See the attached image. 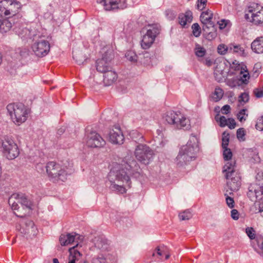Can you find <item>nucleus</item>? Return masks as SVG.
Wrapping results in <instances>:
<instances>
[{
  "instance_id": "1",
  "label": "nucleus",
  "mask_w": 263,
  "mask_h": 263,
  "mask_svg": "<svg viewBox=\"0 0 263 263\" xmlns=\"http://www.w3.org/2000/svg\"><path fill=\"white\" fill-rule=\"evenodd\" d=\"M139 166L133 158H126L123 161L121 167L119 169L114 168L108 174V178L110 182L109 189L120 194L126 193L125 183L130 187V177H137L139 176Z\"/></svg>"
},
{
  "instance_id": "2",
  "label": "nucleus",
  "mask_w": 263,
  "mask_h": 263,
  "mask_svg": "<svg viewBox=\"0 0 263 263\" xmlns=\"http://www.w3.org/2000/svg\"><path fill=\"white\" fill-rule=\"evenodd\" d=\"M84 239V236L76 233L61 234L59 241L62 246H67L76 243V246L69 249V255L68 263H87L85 260H82V254L76 249L80 243Z\"/></svg>"
},
{
  "instance_id": "3",
  "label": "nucleus",
  "mask_w": 263,
  "mask_h": 263,
  "mask_svg": "<svg viewBox=\"0 0 263 263\" xmlns=\"http://www.w3.org/2000/svg\"><path fill=\"white\" fill-rule=\"evenodd\" d=\"M194 136L191 137L186 145L180 148L179 154L175 159V163L178 167H183L188 164L190 161L195 159L196 152L198 147L196 144H192V141L196 140Z\"/></svg>"
},
{
  "instance_id": "4",
  "label": "nucleus",
  "mask_w": 263,
  "mask_h": 263,
  "mask_svg": "<svg viewBox=\"0 0 263 263\" xmlns=\"http://www.w3.org/2000/svg\"><path fill=\"white\" fill-rule=\"evenodd\" d=\"M235 161L227 162L223 167L222 172L227 180V184L231 195L233 192L237 191L241 186L240 173L236 170Z\"/></svg>"
},
{
  "instance_id": "5",
  "label": "nucleus",
  "mask_w": 263,
  "mask_h": 263,
  "mask_svg": "<svg viewBox=\"0 0 263 263\" xmlns=\"http://www.w3.org/2000/svg\"><path fill=\"white\" fill-rule=\"evenodd\" d=\"M163 121L176 129H187L190 128V120L179 111L170 110L164 113Z\"/></svg>"
},
{
  "instance_id": "6",
  "label": "nucleus",
  "mask_w": 263,
  "mask_h": 263,
  "mask_svg": "<svg viewBox=\"0 0 263 263\" xmlns=\"http://www.w3.org/2000/svg\"><path fill=\"white\" fill-rule=\"evenodd\" d=\"M7 110L12 121L19 126L27 119L29 110L22 103H10L7 106Z\"/></svg>"
},
{
  "instance_id": "7",
  "label": "nucleus",
  "mask_w": 263,
  "mask_h": 263,
  "mask_svg": "<svg viewBox=\"0 0 263 263\" xmlns=\"http://www.w3.org/2000/svg\"><path fill=\"white\" fill-rule=\"evenodd\" d=\"M46 168L48 177L52 182L57 183L66 180L67 172L66 168L61 164L50 161L47 163Z\"/></svg>"
},
{
  "instance_id": "8",
  "label": "nucleus",
  "mask_w": 263,
  "mask_h": 263,
  "mask_svg": "<svg viewBox=\"0 0 263 263\" xmlns=\"http://www.w3.org/2000/svg\"><path fill=\"white\" fill-rule=\"evenodd\" d=\"M1 151L7 159L13 160L20 154V149L14 140L8 137H5L1 141Z\"/></svg>"
},
{
  "instance_id": "9",
  "label": "nucleus",
  "mask_w": 263,
  "mask_h": 263,
  "mask_svg": "<svg viewBox=\"0 0 263 263\" xmlns=\"http://www.w3.org/2000/svg\"><path fill=\"white\" fill-rule=\"evenodd\" d=\"M245 17L254 25L263 26V7L256 3L251 4L246 11Z\"/></svg>"
},
{
  "instance_id": "10",
  "label": "nucleus",
  "mask_w": 263,
  "mask_h": 263,
  "mask_svg": "<svg viewBox=\"0 0 263 263\" xmlns=\"http://www.w3.org/2000/svg\"><path fill=\"white\" fill-rule=\"evenodd\" d=\"M8 203L13 210H18V203L29 210H32L33 203L31 199L23 193H14L9 197Z\"/></svg>"
},
{
  "instance_id": "11",
  "label": "nucleus",
  "mask_w": 263,
  "mask_h": 263,
  "mask_svg": "<svg viewBox=\"0 0 263 263\" xmlns=\"http://www.w3.org/2000/svg\"><path fill=\"white\" fill-rule=\"evenodd\" d=\"M21 4L16 0L0 1V16L14 15L21 8Z\"/></svg>"
},
{
  "instance_id": "12",
  "label": "nucleus",
  "mask_w": 263,
  "mask_h": 263,
  "mask_svg": "<svg viewBox=\"0 0 263 263\" xmlns=\"http://www.w3.org/2000/svg\"><path fill=\"white\" fill-rule=\"evenodd\" d=\"M153 151L146 145L139 144L135 150L137 159L144 164H148L153 156Z\"/></svg>"
},
{
  "instance_id": "13",
  "label": "nucleus",
  "mask_w": 263,
  "mask_h": 263,
  "mask_svg": "<svg viewBox=\"0 0 263 263\" xmlns=\"http://www.w3.org/2000/svg\"><path fill=\"white\" fill-rule=\"evenodd\" d=\"M160 33V29L157 25L150 26L147 30L146 33L143 36L141 45L143 49H148L153 44L157 35Z\"/></svg>"
},
{
  "instance_id": "14",
  "label": "nucleus",
  "mask_w": 263,
  "mask_h": 263,
  "mask_svg": "<svg viewBox=\"0 0 263 263\" xmlns=\"http://www.w3.org/2000/svg\"><path fill=\"white\" fill-rule=\"evenodd\" d=\"M86 145L90 147H101L105 145L106 142L102 137L95 131L86 130L85 136Z\"/></svg>"
},
{
  "instance_id": "15",
  "label": "nucleus",
  "mask_w": 263,
  "mask_h": 263,
  "mask_svg": "<svg viewBox=\"0 0 263 263\" xmlns=\"http://www.w3.org/2000/svg\"><path fill=\"white\" fill-rule=\"evenodd\" d=\"M50 48L49 42L44 40L35 42L32 46V50L38 57L46 55L50 51Z\"/></svg>"
},
{
  "instance_id": "16",
  "label": "nucleus",
  "mask_w": 263,
  "mask_h": 263,
  "mask_svg": "<svg viewBox=\"0 0 263 263\" xmlns=\"http://www.w3.org/2000/svg\"><path fill=\"white\" fill-rule=\"evenodd\" d=\"M212 18L213 13L210 11L203 12L200 15V21L203 24V29L210 34L215 30Z\"/></svg>"
},
{
  "instance_id": "17",
  "label": "nucleus",
  "mask_w": 263,
  "mask_h": 263,
  "mask_svg": "<svg viewBox=\"0 0 263 263\" xmlns=\"http://www.w3.org/2000/svg\"><path fill=\"white\" fill-rule=\"evenodd\" d=\"M98 3L102 4L106 10L122 9L125 7V0H97Z\"/></svg>"
},
{
  "instance_id": "18",
  "label": "nucleus",
  "mask_w": 263,
  "mask_h": 263,
  "mask_svg": "<svg viewBox=\"0 0 263 263\" xmlns=\"http://www.w3.org/2000/svg\"><path fill=\"white\" fill-rule=\"evenodd\" d=\"M108 137L109 141L114 144H122L124 139L122 132L118 126H114L110 130Z\"/></svg>"
},
{
  "instance_id": "19",
  "label": "nucleus",
  "mask_w": 263,
  "mask_h": 263,
  "mask_svg": "<svg viewBox=\"0 0 263 263\" xmlns=\"http://www.w3.org/2000/svg\"><path fill=\"white\" fill-rule=\"evenodd\" d=\"M152 257L156 256H159L160 259H162L163 257L165 260L168 259L170 257V253L168 249L164 246H161L157 247L155 252H154L151 255Z\"/></svg>"
},
{
  "instance_id": "20",
  "label": "nucleus",
  "mask_w": 263,
  "mask_h": 263,
  "mask_svg": "<svg viewBox=\"0 0 263 263\" xmlns=\"http://www.w3.org/2000/svg\"><path fill=\"white\" fill-rule=\"evenodd\" d=\"M103 73V82L106 86L111 85L117 79V74L111 69L106 71Z\"/></svg>"
},
{
  "instance_id": "21",
  "label": "nucleus",
  "mask_w": 263,
  "mask_h": 263,
  "mask_svg": "<svg viewBox=\"0 0 263 263\" xmlns=\"http://www.w3.org/2000/svg\"><path fill=\"white\" fill-rule=\"evenodd\" d=\"M107 59L103 57L101 59H99L96 62V69L98 71L104 73L107 70L111 69L107 62Z\"/></svg>"
},
{
  "instance_id": "22",
  "label": "nucleus",
  "mask_w": 263,
  "mask_h": 263,
  "mask_svg": "<svg viewBox=\"0 0 263 263\" xmlns=\"http://www.w3.org/2000/svg\"><path fill=\"white\" fill-rule=\"evenodd\" d=\"M252 50L257 53H263V36L257 37L251 44Z\"/></svg>"
},
{
  "instance_id": "23",
  "label": "nucleus",
  "mask_w": 263,
  "mask_h": 263,
  "mask_svg": "<svg viewBox=\"0 0 263 263\" xmlns=\"http://www.w3.org/2000/svg\"><path fill=\"white\" fill-rule=\"evenodd\" d=\"M179 23L182 26H185L188 23H191L193 20V14L191 11H187L185 13L179 14L178 17Z\"/></svg>"
},
{
  "instance_id": "24",
  "label": "nucleus",
  "mask_w": 263,
  "mask_h": 263,
  "mask_svg": "<svg viewBox=\"0 0 263 263\" xmlns=\"http://www.w3.org/2000/svg\"><path fill=\"white\" fill-rule=\"evenodd\" d=\"M223 70L224 63H219L215 67L214 74L215 80L218 82L222 81L224 78Z\"/></svg>"
},
{
  "instance_id": "25",
  "label": "nucleus",
  "mask_w": 263,
  "mask_h": 263,
  "mask_svg": "<svg viewBox=\"0 0 263 263\" xmlns=\"http://www.w3.org/2000/svg\"><path fill=\"white\" fill-rule=\"evenodd\" d=\"M12 27L11 22L8 19H0V32L5 33L9 31Z\"/></svg>"
},
{
  "instance_id": "26",
  "label": "nucleus",
  "mask_w": 263,
  "mask_h": 263,
  "mask_svg": "<svg viewBox=\"0 0 263 263\" xmlns=\"http://www.w3.org/2000/svg\"><path fill=\"white\" fill-rule=\"evenodd\" d=\"M129 135L130 138L136 142H142L144 141L143 134L137 130H133L130 131Z\"/></svg>"
},
{
  "instance_id": "27",
  "label": "nucleus",
  "mask_w": 263,
  "mask_h": 263,
  "mask_svg": "<svg viewBox=\"0 0 263 263\" xmlns=\"http://www.w3.org/2000/svg\"><path fill=\"white\" fill-rule=\"evenodd\" d=\"M223 96V90L219 87H216L213 93L212 98L215 102H218L222 98Z\"/></svg>"
},
{
  "instance_id": "28",
  "label": "nucleus",
  "mask_w": 263,
  "mask_h": 263,
  "mask_svg": "<svg viewBox=\"0 0 263 263\" xmlns=\"http://www.w3.org/2000/svg\"><path fill=\"white\" fill-rule=\"evenodd\" d=\"M194 51L195 55L200 58L203 57L206 53L205 49L198 44H196Z\"/></svg>"
},
{
  "instance_id": "29",
  "label": "nucleus",
  "mask_w": 263,
  "mask_h": 263,
  "mask_svg": "<svg viewBox=\"0 0 263 263\" xmlns=\"http://www.w3.org/2000/svg\"><path fill=\"white\" fill-rule=\"evenodd\" d=\"M246 233L250 239H254L256 241V237H260L256 235L255 230L252 227H248L246 229Z\"/></svg>"
},
{
  "instance_id": "30",
  "label": "nucleus",
  "mask_w": 263,
  "mask_h": 263,
  "mask_svg": "<svg viewBox=\"0 0 263 263\" xmlns=\"http://www.w3.org/2000/svg\"><path fill=\"white\" fill-rule=\"evenodd\" d=\"M243 48L240 45H230V52L237 53L239 55H241L243 52Z\"/></svg>"
},
{
  "instance_id": "31",
  "label": "nucleus",
  "mask_w": 263,
  "mask_h": 263,
  "mask_svg": "<svg viewBox=\"0 0 263 263\" xmlns=\"http://www.w3.org/2000/svg\"><path fill=\"white\" fill-rule=\"evenodd\" d=\"M222 148L223 149V156L224 159L226 161L230 160V162L233 161L231 160V158L232 157V153L231 149L230 148H228V147H226V148ZM228 162L229 161H228L227 162Z\"/></svg>"
},
{
  "instance_id": "32",
  "label": "nucleus",
  "mask_w": 263,
  "mask_h": 263,
  "mask_svg": "<svg viewBox=\"0 0 263 263\" xmlns=\"http://www.w3.org/2000/svg\"><path fill=\"white\" fill-rule=\"evenodd\" d=\"M125 57L126 58V59L132 62H137V54H136V53L133 51H128L126 53H125Z\"/></svg>"
},
{
  "instance_id": "33",
  "label": "nucleus",
  "mask_w": 263,
  "mask_h": 263,
  "mask_svg": "<svg viewBox=\"0 0 263 263\" xmlns=\"http://www.w3.org/2000/svg\"><path fill=\"white\" fill-rule=\"evenodd\" d=\"M92 263H107L106 258L103 254H99L92 259Z\"/></svg>"
},
{
  "instance_id": "34",
  "label": "nucleus",
  "mask_w": 263,
  "mask_h": 263,
  "mask_svg": "<svg viewBox=\"0 0 263 263\" xmlns=\"http://www.w3.org/2000/svg\"><path fill=\"white\" fill-rule=\"evenodd\" d=\"M192 217V214L189 210L184 211L183 212L179 213V217L181 220H189Z\"/></svg>"
},
{
  "instance_id": "35",
  "label": "nucleus",
  "mask_w": 263,
  "mask_h": 263,
  "mask_svg": "<svg viewBox=\"0 0 263 263\" xmlns=\"http://www.w3.org/2000/svg\"><path fill=\"white\" fill-rule=\"evenodd\" d=\"M249 192L254 193L256 198H258L262 194V189L260 186H257V189L251 186L249 187Z\"/></svg>"
},
{
  "instance_id": "36",
  "label": "nucleus",
  "mask_w": 263,
  "mask_h": 263,
  "mask_svg": "<svg viewBox=\"0 0 263 263\" xmlns=\"http://www.w3.org/2000/svg\"><path fill=\"white\" fill-rule=\"evenodd\" d=\"M192 29L193 34L195 37H198L201 34V28L197 23H194L192 25Z\"/></svg>"
},
{
  "instance_id": "37",
  "label": "nucleus",
  "mask_w": 263,
  "mask_h": 263,
  "mask_svg": "<svg viewBox=\"0 0 263 263\" xmlns=\"http://www.w3.org/2000/svg\"><path fill=\"white\" fill-rule=\"evenodd\" d=\"M217 51L219 54L224 55L228 51L230 52V46L228 47L224 44H220L218 46Z\"/></svg>"
},
{
  "instance_id": "38",
  "label": "nucleus",
  "mask_w": 263,
  "mask_h": 263,
  "mask_svg": "<svg viewBox=\"0 0 263 263\" xmlns=\"http://www.w3.org/2000/svg\"><path fill=\"white\" fill-rule=\"evenodd\" d=\"M230 135L229 134L224 132L222 134V148H226L228 147L229 143Z\"/></svg>"
},
{
  "instance_id": "39",
  "label": "nucleus",
  "mask_w": 263,
  "mask_h": 263,
  "mask_svg": "<svg viewBox=\"0 0 263 263\" xmlns=\"http://www.w3.org/2000/svg\"><path fill=\"white\" fill-rule=\"evenodd\" d=\"M237 138L240 141L245 140V130L243 128H240L237 130Z\"/></svg>"
},
{
  "instance_id": "40",
  "label": "nucleus",
  "mask_w": 263,
  "mask_h": 263,
  "mask_svg": "<svg viewBox=\"0 0 263 263\" xmlns=\"http://www.w3.org/2000/svg\"><path fill=\"white\" fill-rule=\"evenodd\" d=\"M228 190H227L226 193H225L224 195L226 196V201L227 205L230 208H233L234 206V201L233 198L229 197L228 196Z\"/></svg>"
},
{
  "instance_id": "41",
  "label": "nucleus",
  "mask_w": 263,
  "mask_h": 263,
  "mask_svg": "<svg viewBox=\"0 0 263 263\" xmlns=\"http://www.w3.org/2000/svg\"><path fill=\"white\" fill-rule=\"evenodd\" d=\"M247 109H242L239 111L237 115V118L240 122L245 121L248 117V114H246Z\"/></svg>"
},
{
  "instance_id": "42",
  "label": "nucleus",
  "mask_w": 263,
  "mask_h": 263,
  "mask_svg": "<svg viewBox=\"0 0 263 263\" xmlns=\"http://www.w3.org/2000/svg\"><path fill=\"white\" fill-rule=\"evenodd\" d=\"M257 245L260 251H257V252L261 256H263V238L261 237H256V241Z\"/></svg>"
},
{
  "instance_id": "43",
  "label": "nucleus",
  "mask_w": 263,
  "mask_h": 263,
  "mask_svg": "<svg viewBox=\"0 0 263 263\" xmlns=\"http://www.w3.org/2000/svg\"><path fill=\"white\" fill-rule=\"evenodd\" d=\"M249 100V94L247 92H243L241 93V95L239 97V102L241 103H243V104L247 103Z\"/></svg>"
},
{
  "instance_id": "44",
  "label": "nucleus",
  "mask_w": 263,
  "mask_h": 263,
  "mask_svg": "<svg viewBox=\"0 0 263 263\" xmlns=\"http://www.w3.org/2000/svg\"><path fill=\"white\" fill-rule=\"evenodd\" d=\"M255 127L257 130H263V116L257 119Z\"/></svg>"
},
{
  "instance_id": "45",
  "label": "nucleus",
  "mask_w": 263,
  "mask_h": 263,
  "mask_svg": "<svg viewBox=\"0 0 263 263\" xmlns=\"http://www.w3.org/2000/svg\"><path fill=\"white\" fill-rule=\"evenodd\" d=\"M206 0H197V9L200 10H202L203 9L205 8L206 5Z\"/></svg>"
},
{
  "instance_id": "46",
  "label": "nucleus",
  "mask_w": 263,
  "mask_h": 263,
  "mask_svg": "<svg viewBox=\"0 0 263 263\" xmlns=\"http://www.w3.org/2000/svg\"><path fill=\"white\" fill-rule=\"evenodd\" d=\"M166 16L170 20H174L176 17V14L171 10H167L165 11Z\"/></svg>"
},
{
  "instance_id": "47",
  "label": "nucleus",
  "mask_w": 263,
  "mask_h": 263,
  "mask_svg": "<svg viewBox=\"0 0 263 263\" xmlns=\"http://www.w3.org/2000/svg\"><path fill=\"white\" fill-rule=\"evenodd\" d=\"M226 126H228L230 129L234 128L236 126L235 120L233 118H229L227 120V124Z\"/></svg>"
},
{
  "instance_id": "48",
  "label": "nucleus",
  "mask_w": 263,
  "mask_h": 263,
  "mask_svg": "<svg viewBox=\"0 0 263 263\" xmlns=\"http://www.w3.org/2000/svg\"><path fill=\"white\" fill-rule=\"evenodd\" d=\"M254 93L257 98H261L263 97V88H256L254 90Z\"/></svg>"
},
{
  "instance_id": "49",
  "label": "nucleus",
  "mask_w": 263,
  "mask_h": 263,
  "mask_svg": "<svg viewBox=\"0 0 263 263\" xmlns=\"http://www.w3.org/2000/svg\"><path fill=\"white\" fill-rule=\"evenodd\" d=\"M227 118L224 116H221L219 119V125L221 127H224L227 124Z\"/></svg>"
},
{
  "instance_id": "50",
  "label": "nucleus",
  "mask_w": 263,
  "mask_h": 263,
  "mask_svg": "<svg viewBox=\"0 0 263 263\" xmlns=\"http://www.w3.org/2000/svg\"><path fill=\"white\" fill-rule=\"evenodd\" d=\"M246 73L243 74L242 76L241 77V80L243 83L247 84L248 82V80L250 78L249 74L248 71H246Z\"/></svg>"
},
{
  "instance_id": "51",
  "label": "nucleus",
  "mask_w": 263,
  "mask_h": 263,
  "mask_svg": "<svg viewBox=\"0 0 263 263\" xmlns=\"http://www.w3.org/2000/svg\"><path fill=\"white\" fill-rule=\"evenodd\" d=\"M231 217L234 220L238 219L239 213L237 210L233 209L231 211Z\"/></svg>"
},
{
  "instance_id": "52",
  "label": "nucleus",
  "mask_w": 263,
  "mask_h": 263,
  "mask_svg": "<svg viewBox=\"0 0 263 263\" xmlns=\"http://www.w3.org/2000/svg\"><path fill=\"white\" fill-rule=\"evenodd\" d=\"M228 23H229V21L227 20H221L220 21H219L218 22L219 28L220 29H222L224 28L227 26Z\"/></svg>"
},
{
  "instance_id": "53",
  "label": "nucleus",
  "mask_w": 263,
  "mask_h": 263,
  "mask_svg": "<svg viewBox=\"0 0 263 263\" xmlns=\"http://www.w3.org/2000/svg\"><path fill=\"white\" fill-rule=\"evenodd\" d=\"M230 109V106L229 105H225L222 107L221 112L223 114H228L229 112Z\"/></svg>"
},
{
  "instance_id": "54",
  "label": "nucleus",
  "mask_w": 263,
  "mask_h": 263,
  "mask_svg": "<svg viewBox=\"0 0 263 263\" xmlns=\"http://www.w3.org/2000/svg\"><path fill=\"white\" fill-rule=\"evenodd\" d=\"M256 179L258 181H262V182L261 183V185H263V172L258 173L256 176Z\"/></svg>"
},
{
  "instance_id": "55",
  "label": "nucleus",
  "mask_w": 263,
  "mask_h": 263,
  "mask_svg": "<svg viewBox=\"0 0 263 263\" xmlns=\"http://www.w3.org/2000/svg\"><path fill=\"white\" fill-rule=\"evenodd\" d=\"M18 50L20 55L21 57H25L26 54H28V51L26 50V49H24L23 50L19 49Z\"/></svg>"
},
{
  "instance_id": "56",
  "label": "nucleus",
  "mask_w": 263,
  "mask_h": 263,
  "mask_svg": "<svg viewBox=\"0 0 263 263\" xmlns=\"http://www.w3.org/2000/svg\"><path fill=\"white\" fill-rule=\"evenodd\" d=\"M204 64L208 66H210L212 64V61L210 59H206L204 61Z\"/></svg>"
},
{
  "instance_id": "57",
  "label": "nucleus",
  "mask_w": 263,
  "mask_h": 263,
  "mask_svg": "<svg viewBox=\"0 0 263 263\" xmlns=\"http://www.w3.org/2000/svg\"><path fill=\"white\" fill-rule=\"evenodd\" d=\"M145 260L147 262H151L154 261V260L151 257H148L147 255L145 258Z\"/></svg>"
},
{
  "instance_id": "58",
  "label": "nucleus",
  "mask_w": 263,
  "mask_h": 263,
  "mask_svg": "<svg viewBox=\"0 0 263 263\" xmlns=\"http://www.w3.org/2000/svg\"><path fill=\"white\" fill-rule=\"evenodd\" d=\"M259 212L263 215V205L262 204H260L259 205Z\"/></svg>"
},
{
  "instance_id": "59",
  "label": "nucleus",
  "mask_w": 263,
  "mask_h": 263,
  "mask_svg": "<svg viewBox=\"0 0 263 263\" xmlns=\"http://www.w3.org/2000/svg\"><path fill=\"white\" fill-rule=\"evenodd\" d=\"M53 263H59V260L57 258H53Z\"/></svg>"
},
{
  "instance_id": "60",
  "label": "nucleus",
  "mask_w": 263,
  "mask_h": 263,
  "mask_svg": "<svg viewBox=\"0 0 263 263\" xmlns=\"http://www.w3.org/2000/svg\"><path fill=\"white\" fill-rule=\"evenodd\" d=\"M15 214L17 216V217H23L24 216V215H21V214H18L16 213L15 212Z\"/></svg>"
}]
</instances>
